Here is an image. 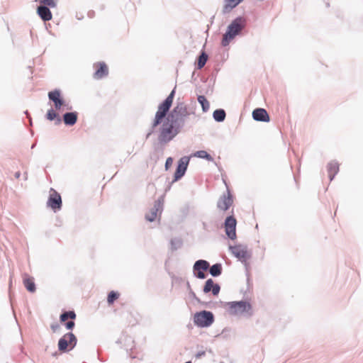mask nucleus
<instances>
[{
    "instance_id": "1",
    "label": "nucleus",
    "mask_w": 363,
    "mask_h": 363,
    "mask_svg": "<svg viewBox=\"0 0 363 363\" xmlns=\"http://www.w3.org/2000/svg\"><path fill=\"white\" fill-rule=\"evenodd\" d=\"M174 91L173 90L167 98L159 105L152 122V128L160 124L158 140L160 143H167L172 140L180 131L184 123L185 118L189 115L187 108L184 104H178L167 114L172 106Z\"/></svg>"
},
{
    "instance_id": "2",
    "label": "nucleus",
    "mask_w": 363,
    "mask_h": 363,
    "mask_svg": "<svg viewBox=\"0 0 363 363\" xmlns=\"http://www.w3.org/2000/svg\"><path fill=\"white\" fill-rule=\"evenodd\" d=\"M245 19L241 17L235 19L228 27L227 32L223 35L222 45L227 46L245 26Z\"/></svg>"
},
{
    "instance_id": "3",
    "label": "nucleus",
    "mask_w": 363,
    "mask_h": 363,
    "mask_svg": "<svg viewBox=\"0 0 363 363\" xmlns=\"http://www.w3.org/2000/svg\"><path fill=\"white\" fill-rule=\"evenodd\" d=\"M214 321L213 314L207 311L196 313L194 316L195 325L201 328L210 326Z\"/></svg>"
},
{
    "instance_id": "4",
    "label": "nucleus",
    "mask_w": 363,
    "mask_h": 363,
    "mask_svg": "<svg viewBox=\"0 0 363 363\" xmlns=\"http://www.w3.org/2000/svg\"><path fill=\"white\" fill-rule=\"evenodd\" d=\"M230 313L233 315H241L243 313L252 314V306L247 301H234L229 303Z\"/></svg>"
},
{
    "instance_id": "5",
    "label": "nucleus",
    "mask_w": 363,
    "mask_h": 363,
    "mask_svg": "<svg viewBox=\"0 0 363 363\" xmlns=\"http://www.w3.org/2000/svg\"><path fill=\"white\" fill-rule=\"evenodd\" d=\"M77 337L72 333L65 334L58 342V348L61 352H66L72 350L77 344Z\"/></svg>"
},
{
    "instance_id": "6",
    "label": "nucleus",
    "mask_w": 363,
    "mask_h": 363,
    "mask_svg": "<svg viewBox=\"0 0 363 363\" xmlns=\"http://www.w3.org/2000/svg\"><path fill=\"white\" fill-rule=\"evenodd\" d=\"M236 219L233 216H228L225 220V230L229 238L234 240L236 238Z\"/></svg>"
},
{
    "instance_id": "7",
    "label": "nucleus",
    "mask_w": 363,
    "mask_h": 363,
    "mask_svg": "<svg viewBox=\"0 0 363 363\" xmlns=\"http://www.w3.org/2000/svg\"><path fill=\"white\" fill-rule=\"evenodd\" d=\"M47 203L48 206L54 211L59 210L61 208V196L53 189H50V196Z\"/></svg>"
},
{
    "instance_id": "8",
    "label": "nucleus",
    "mask_w": 363,
    "mask_h": 363,
    "mask_svg": "<svg viewBox=\"0 0 363 363\" xmlns=\"http://www.w3.org/2000/svg\"><path fill=\"white\" fill-rule=\"evenodd\" d=\"M209 267V264L206 260H198L194 265V270L196 276L199 279H204L206 275L204 272Z\"/></svg>"
},
{
    "instance_id": "9",
    "label": "nucleus",
    "mask_w": 363,
    "mask_h": 363,
    "mask_svg": "<svg viewBox=\"0 0 363 363\" xmlns=\"http://www.w3.org/2000/svg\"><path fill=\"white\" fill-rule=\"evenodd\" d=\"M233 203V197L230 192L228 191L226 194H223L220 196L218 201L217 206L220 210L225 211L232 206Z\"/></svg>"
},
{
    "instance_id": "10",
    "label": "nucleus",
    "mask_w": 363,
    "mask_h": 363,
    "mask_svg": "<svg viewBox=\"0 0 363 363\" xmlns=\"http://www.w3.org/2000/svg\"><path fill=\"white\" fill-rule=\"evenodd\" d=\"M162 211V204L160 201H157L155 203V205L152 208H151L148 212L145 214V218L147 220L150 222H152L155 220L158 216V214H160Z\"/></svg>"
},
{
    "instance_id": "11",
    "label": "nucleus",
    "mask_w": 363,
    "mask_h": 363,
    "mask_svg": "<svg viewBox=\"0 0 363 363\" xmlns=\"http://www.w3.org/2000/svg\"><path fill=\"white\" fill-rule=\"evenodd\" d=\"M231 252L240 260L245 261L250 255L245 247L242 245H235L230 247Z\"/></svg>"
},
{
    "instance_id": "12",
    "label": "nucleus",
    "mask_w": 363,
    "mask_h": 363,
    "mask_svg": "<svg viewBox=\"0 0 363 363\" xmlns=\"http://www.w3.org/2000/svg\"><path fill=\"white\" fill-rule=\"evenodd\" d=\"M96 71L94 74V79H100L108 74V68L106 63L101 62L94 65Z\"/></svg>"
},
{
    "instance_id": "13",
    "label": "nucleus",
    "mask_w": 363,
    "mask_h": 363,
    "mask_svg": "<svg viewBox=\"0 0 363 363\" xmlns=\"http://www.w3.org/2000/svg\"><path fill=\"white\" fill-rule=\"evenodd\" d=\"M49 99L54 102L55 108L60 109L64 106V101L61 98L60 92L59 90H54L48 93Z\"/></svg>"
},
{
    "instance_id": "14",
    "label": "nucleus",
    "mask_w": 363,
    "mask_h": 363,
    "mask_svg": "<svg viewBox=\"0 0 363 363\" xmlns=\"http://www.w3.org/2000/svg\"><path fill=\"white\" fill-rule=\"evenodd\" d=\"M37 13L44 21H48L52 18V15L50 9L44 4L38 7Z\"/></svg>"
},
{
    "instance_id": "15",
    "label": "nucleus",
    "mask_w": 363,
    "mask_h": 363,
    "mask_svg": "<svg viewBox=\"0 0 363 363\" xmlns=\"http://www.w3.org/2000/svg\"><path fill=\"white\" fill-rule=\"evenodd\" d=\"M187 164H188V161L186 159L182 158L179 160L177 168L174 173V180L175 181L179 179L184 174L186 167H187Z\"/></svg>"
},
{
    "instance_id": "16",
    "label": "nucleus",
    "mask_w": 363,
    "mask_h": 363,
    "mask_svg": "<svg viewBox=\"0 0 363 363\" xmlns=\"http://www.w3.org/2000/svg\"><path fill=\"white\" fill-rule=\"evenodd\" d=\"M253 118L255 121L268 122L269 121V116L267 111L264 108H257L252 112Z\"/></svg>"
},
{
    "instance_id": "17",
    "label": "nucleus",
    "mask_w": 363,
    "mask_h": 363,
    "mask_svg": "<svg viewBox=\"0 0 363 363\" xmlns=\"http://www.w3.org/2000/svg\"><path fill=\"white\" fill-rule=\"evenodd\" d=\"M203 291L205 293H208L212 291L213 295H218L220 291V286L217 284H214L213 281L211 279H208L206 281V284L203 288Z\"/></svg>"
},
{
    "instance_id": "18",
    "label": "nucleus",
    "mask_w": 363,
    "mask_h": 363,
    "mask_svg": "<svg viewBox=\"0 0 363 363\" xmlns=\"http://www.w3.org/2000/svg\"><path fill=\"white\" fill-rule=\"evenodd\" d=\"M327 168L330 180L332 181L339 171V164L333 161L328 164Z\"/></svg>"
},
{
    "instance_id": "19",
    "label": "nucleus",
    "mask_w": 363,
    "mask_h": 363,
    "mask_svg": "<svg viewBox=\"0 0 363 363\" xmlns=\"http://www.w3.org/2000/svg\"><path fill=\"white\" fill-rule=\"evenodd\" d=\"M64 123L68 125H73L77 121V113L76 112L66 113L63 116Z\"/></svg>"
},
{
    "instance_id": "20",
    "label": "nucleus",
    "mask_w": 363,
    "mask_h": 363,
    "mask_svg": "<svg viewBox=\"0 0 363 363\" xmlns=\"http://www.w3.org/2000/svg\"><path fill=\"white\" fill-rule=\"evenodd\" d=\"M23 284L28 291L31 293L35 291V284L34 282V279L33 277H30L28 275L26 274L23 277Z\"/></svg>"
},
{
    "instance_id": "21",
    "label": "nucleus",
    "mask_w": 363,
    "mask_h": 363,
    "mask_svg": "<svg viewBox=\"0 0 363 363\" xmlns=\"http://www.w3.org/2000/svg\"><path fill=\"white\" fill-rule=\"evenodd\" d=\"M243 0H224L223 11L229 12Z\"/></svg>"
},
{
    "instance_id": "22",
    "label": "nucleus",
    "mask_w": 363,
    "mask_h": 363,
    "mask_svg": "<svg viewBox=\"0 0 363 363\" xmlns=\"http://www.w3.org/2000/svg\"><path fill=\"white\" fill-rule=\"evenodd\" d=\"M46 118L49 121L56 120V124H60L61 123V118L60 116L53 109L48 110L46 114Z\"/></svg>"
},
{
    "instance_id": "23",
    "label": "nucleus",
    "mask_w": 363,
    "mask_h": 363,
    "mask_svg": "<svg viewBox=\"0 0 363 363\" xmlns=\"http://www.w3.org/2000/svg\"><path fill=\"white\" fill-rule=\"evenodd\" d=\"M214 119L218 122H221L225 120V112L223 109H217L213 113Z\"/></svg>"
},
{
    "instance_id": "24",
    "label": "nucleus",
    "mask_w": 363,
    "mask_h": 363,
    "mask_svg": "<svg viewBox=\"0 0 363 363\" xmlns=\"http://www.w3.org/2000/svg\"><path fill=\"white\" fill-rule=\"evenodd\" d=\"M198 101L201 105L203 112H206L209 109L210 104L204 96H199Z\"/></svg>"
},
{
    "instance_id": "25",
    "label": "nucleus",
    "mask_w": 363,
    "mask_h": 363,
    "mask_svg": "<svg viewBox=\"0 0 363 363\" xmlns=\"http://www.w3.org/2000/svg\"><path fill=\"white\" fill-rule=\"evenodd\" d=\"M69 318L74 320L76 318V314L74 311H67L65 312L60 315V322L64 323Z\"/></svg>"
},
{
    "instance_id": "26",
    "label": "nucleus",
    "mask_w": 363,
    "mask_h": 363,
    "mask_svg": "<svg viewBox=\"0 0 363 363\" xmlns=\"http://www.w3.org/2000/svg\"><path fill=\"white\" fill-rule=\"evenodd\" d=\"M222 267L220 264H215L210 268V273L213 277L219 276L221 274Z\"/></svg>"
},
{
    "instance_id": "27",
    "label": "nucleus",
    "mask_w": 363,
    "mask_h": 363,
    "mask_svg": "<svg viewBox=\"0 0 363 363\" xmlns=\"http://www.w3.org/2000/svg\"><path fill=\"white\" fill-rule=\"evenodd\" d=\"M120 296V294L118 292L111 291L107 297V302L109 305H112L116 300H117Z\"/></svg>"
},
{
    "instance_id": "28",
    "label": "nucleus",
    "mask_w": 363,
    "mask_h": 363,
    "mask_svg": "<svg viewBox=\"0 0 363 363\" xmlns=\"http://www.w3.org/2000/svg\"><path fill=\"white\" fill-rule=\"evenodd\" d=\"M208 60V55L205 52H202L201 55L199 57L197 67L198 69H201L204 67Z\"/></svg>"
},
{
    "instance_id": "29",
    "label": "nucleus",
    "mask_w": 363,
    "mask_h": 363,
    "mask_svg": "<svg viewBox=\"0 0 363 363\" xmlns=\"http://www.w3.org/2000/svg\"><path fill=\"white\" fill-rule=\"evenodd\" d=\"M194 156L200 157V158L206 159L208 161H211L213 160L212 157L205 150L197 151L194 154Z\"/></svg>"
},
{
    "instance_id": "30",
    "label": "nucleus",
    "mask_w": 363,
    "mask_h": 363,
    "mask_svg": "<svg viewBox=\"0 0 363 363\" xmlns=\"http://www.w3.org/2000/svg\"><path fill=\"white\" fill-rule=\"evenodd\" d=\"M39 2L51 8H54L57 5V0H39Z\"/></svg>"
},
{
    "instance_id": "31",
    "label": "nucleus",
    "mask_w": 363,
    "mask_h": 363,
    "mask_svg": "<svg viewBox=\"0 0 363 363\" xmlns=\"http://www.w3.org/2000/svg\"><path fill=\"white\" fill-rule=\"evenodd\" d=\"M74 322L73 320L69 321L65 323L66 328L67 330H72L74 327Z\"/></svg>"
},
{
    "instance_id": "32",
    "label": "nucleus",
    "mask_w": 363,
    "mask_h": 363,
    "mask_svg": "<svg viewBox=\"0 0 363 363\" xmlns=\"http://www.w3.org/2000/svg\"><path fill=\"white\" fill-rule=\"evenodd\" d=\"M173 163V160L172 157H168L165 162V167L167 169Z\"/></svg>"
},
{
    "instance_id": "33",
    "label": "nucleus",
    "mask_w": 363,
    "mask_h": 363,
    "mask_svg": "<svg viewBox=\"0 0 363 363\" xmlns=\"http://www.w3.org/2000/svg\"><path fill=\"white\" fill-rule=\"evenodd\" d=\"M51 328H52V330H53L54 332H55V331L58 329L59 326H58L57 325H52V326H51Z\"/></svg>"
}]
</instances>
